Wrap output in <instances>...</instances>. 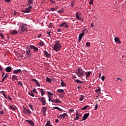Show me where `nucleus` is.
<instances>
[{"mask_svg":"<svg viewBox=\"0 0 126 126\" xmlns=\"http://www.w3.org/2000/svg\"><path fill=\"white\" fill-rule=\"evenodd\" d=\"M50 0V2H52L53 3H55L56 2L55 1V0Z\"/></svg>","mask_w":126,"mask_h":126,"instance_id":"nucleus-61","label":"nucleus"},{"mask_svg":"<svg viewBox=\"0 0 126 126\" xmlns=\"http://www.w3.org/2000/svg\"><path fill=\"white\" fill-rule=\"evenodd\" d=\"M59 27H63L64 28H68V25H67V23L64 22L59 25Z\"/></svg>","mask_w":126,"mask_h":126,"instance_id":"nucleus-9","label":"nucleus"},{"mask_svg":"<svg viewBox=\"0 0 126 126\" xmlns=\"http://www.w3.org/2000/svg\"><path fill=\"white\" fill-rule=\"evenodd\" d=\"M38 89L39 90H40L41 96H44V95H46V92H45V90L41 89L40 88H38Z\"/></svg>","mask_w":126,"mask_h":126,"instance_id":"nucleus-18","label":"nucleus"},{"mask_svg":"<svg viewBox=\"0 0 126 126\" xmlns=\"http://www.w3.org/2000/svg\"><path fill=\"white\" fill-rule=\"evenodd\" d=\"M59 122H60V120H59V119H57V120L55 121V123H59Z\"/></svg>","mask_w":126,"mask_h":126,"instance_id":"nucleus-64","label":"nucleus"},{"mask_svg":"<svg viewBox=\"0 0 126 126\" xmlns=\"http://www.w3.org/2000/svg\"><path fill=\"white\" fill-rule=\"evenodd\" d=\"M46 81L47 82H49V83H51V82H52V80H51V79L49 78L48 77H47Z\"/></svg>","mask_w":126,"mask_h":126,"instance_id":"nucleus-33","label":"nucleus"},{"mask_svg":"<svg viewBox=\"0 0 126 126\" xmlns=\"http://www.w3.org/2000/svg\"><path fill=\"white\" fill-rule=\"evenodd\" d=\"M88 107H89V106L86 105V106H84V107L82 108L81 109V110H86V109H87L88 108Z\"/></svg>","mask_w":126,"mask_h":126,"instance_id":"nucleus-41","label":"nucleus"},{"mask_svg":"<svg viewBox=\"0 0 126 126\" xmlns=\"http://www.w3.org/2000/svg\"><path fill=\"white\" fill-rule=\"evenodd\" d=\"M26 56H27L28 58H31V50L30 48H26Z\"/></svg>","mask_w":126,"mask_h":126,"instance_id":"nucleus-8","label":"nucleus"},{"mask_svg":"<svg viewBox=\"0 0 126 126\" xmlns=\"http://www.w3.org/2000/svg\"><path fill=\"white\" fill-rule=\"evenodd\" d=\"M20 28L22 32H25L27 30V24H22L20 25Z\"/></svg>","mask_w":126,"mask_h":126,"instance_id":"nucleus-3","label":"nucleus"},{"mask_svg":"<svg viewBox=\"0 0 126 126\" xmlns=\"http://www.w3.org/2000/svg\"><path fill=\"white\" fill-rule=\"evenodd\" d=\"M47 94H48V101L49 102H50L52 101V100L51 99V97H52V96H53L54 94H53V93L50 92H47Z\"/></svg>","mask_w":126,"mask_h":126,"instance_id":"nucleus-16","label":"nucleus"},{"mask_svg":"<svg viewBox=\"0 0 126 126\" xmlns=\"http://www.w3.org/2000/svg\"><path fill=\"white\" fill-rule=\"evenodd\" d=\"M90 4H93V0H90L89 1Z\"/></svg>","mask_w":126,"mask_h":126,"instance_id":"nucleus-56","label":"nucleus"},{"mask_svg":"<svg viewBox=\"0 0 126 126\" xmlns=\"http://www.w3.org/2000/svg\"><path fill=\"white\" fill-rule=\"evenodd\" d=\"M95 92H101V88L100 87H98L95 90Z\"/></svg>","mask_w":126,"mask_h":126,"instance_id":"nucleus-32","label":"nucleus"},{"mask_svg":"<svg viewBox=\"0 0 126 126\" xmlns=\"http://www.w3.org/2000/svg\"><path fill=\"white\" fill-rule=\"evenodd\" d=\"M26 122H28L29 125H30V126H35V124H34V122H33V121L30 120H26Z\"/></svg>","mask_w":126,"mask_h":126,"instance_id":"nucleus-10","label":"nucleus"},{"mask_svg":"<svg viewBox=\"0 0 126 126\" xmlns=\"http://www.w3.org/2000/svg\"><path fill=\"white\" fill-rule=\"evenodd\" d=\"M31 9H32V6L30 5L28 8H26V9L23 10L22 11L25 13H28L29 12H31Z\"/></svg>","mask_w":126,"mask_h":126,"instance_id":"nucleus-6","label":"nucleus"},{"mask_svg":"<svg viewBox=\"0 0 126 126\" xmlns=\"http://www.w3.org/2000/svg\"><path fill=\"white\" fill-rule=\"evenodd\" d=\"M29 106L30 109H31V110H32V111H33V110H34V109H33V105L32 104H29Z\"/></svg>","mask_w":126,"mask_h":126,"instance_id":"nucleus-44","label":"nucleus"},{"mask_svg":"<svg viewBox=\"0 0 126 126\" xmlns=\"http://www.w3.org/2000/svg\"><path fill=\"white\" fill-rule=\"evenodd\" d=\"M73 5H74V1H72L70 5L71 7H72V6H73Z\"/></svg>","mask_w":126,"mask_h":126,"instance_id":"nucleus-46","label":"nucleus"},{"mask_svg":"<svg viewBox=\"0 0 126 126\" xmlns=\"http://www.w3.org/2000/svg\"><path fill=\"white\" fill-rule=\"evenodd\" d=\"M57 12H58L59 13H63V9L58 10L57 11Z\"/></svg>","mask_w":126,"mask_h":126,"instance_id":"nucleus-42","label":"nucleus"},{"mask_svg":"<svg viewBox=\"0 0 126 126\" xmlns=\"http://www.w3.org/2000/svg\"><path fill=\"white\" fill-rule=\"evenodd\" d=\"M60 41L56 40L55 41V44L53 47L54 51L55 52H59V51L61 50V48H62V45H61V43H60Z\"/></svg>","mask_w":126,"mask_h":126,"instance_id":"nucleus-1","label":"nucleus"},{"mask_svg":"<svg viewBox=\"0 0 126 126\" xmlns=\"http://www.w3.org/2000/svg\"><path fill=\"white\" fill-rule=\"evenodd\" d=\"M53 109H56V110H58V111H60V112H63V109L59 107H54Z\"/></svg>","mask_w":126,"mask_h":126,"instance_id":"nucleus-25","label":"nucleus"},{"mask_svg":"<svg viewBox=\"0 0 126 126\" xmlns=\"http://www.w3.org/2000/svg\"><path fill=\"white\" fill-rule=\"evenodd\" d=\"M4 91H2L0 92V93H2V95L4 97V98H5V99H7V97H6V96L5 95V94H4Z\"/></svg>","mask_w":126,"mask_h":126,"instance_id":"nucleus-37","label":"nucleus"},{"mask_svg":"<svg viewBox=\"0 0 126 126\" xmlns=\"http://www.w3.org/2000/svg\"><path fill=\"white\" fill-rule=\"evenodd\" d=\"M114 40L115 42H116V43H119V44H122V41H120V39H119L118 37H115L114 38Z\"/></svg>","mask_w":126,"mask_h":126,"instance_id":"nucleus-26","label":"nucleus"},{"mask_svg":"<svg viewBox=\"0 0 126 126\" xmlns=\"http://www.w3.org/2000/svg\"><path fill=\"white\" fill-rule=\"evenodd\" d=\"M66 117H67V114L64 113L61 114L58 116V118H61V119H65Z\"/></svg>","mask_w":126,"mask_h":126,"instance_id":"nucleus-12","label":"nucleus"},{"mask_svg":"<svg viewBox=\"0 0 126 126\" xmlns=\"http://www.w3.org/2000/svg\"><path fill=\"white\" fill-rule=\"evenodd\" d=\"M101 80H102V81H104V80H105V76H102L101 77Z\"/></svg>","mask_w":126,"mask_h":126,"instance_id":"nucleus-58","label":"nucleus"},{"mask_svg":"<svg viewBox=\"0 0 126 126\" xmlns=\"http://www.w3.org/2000/svg\"><path fill=\"white\" fill-rule=\"evenodd\" d=\"M51 33H52V32L51 31H49V32H47V34L48 35H49V37H51Z\"/></svg>","mask_w":126,"mask_h":126,"instance_id":"nucleus-47","label":"nucleus"},{"mask_svg":"<svg viewBox=\"0 0 126 126\" xmlns=\"http://www.w3.org/2000/svg\"><path fill=\"white\" fill-rule=\"evenodd\" d=\"M3 77H4V78H7V73H6L5 76Z\"/></svg>","mask_w":126,"mask_h":126,"instance_id":"nucleus-63","label":"nucleus"},{"mask_svg":"<svg viewBox=\"0 0 126 126\" xmlns=\"http://www.w3.org/2000/svg\"><path fill=\"white\" fill-rule=\"evenodd\" d=\"M30 49L33 50L34 52H38V51H39V49L35 47L34 45H30Z\"/></svg>","mask_w":126,"mask_h":126,"instance_id":"nucleus-13","label":"nucleus"},{"mask_svg":"<svg viewBox=\"0 0 126 126\" xmlns=\"http://www.w3.org/2000/svg\"><path fill=\"white\" fill-rule=\"evenodd\" d=\"M32 92L33 93H36V94H38V92L36 91V89H34L32 91Z\"/></svg>","mask_w":126,"mask_h":126,"instance_id":"nucleus-43","label":"nucleus"},{"mask_svg":"<svg viewBox=\"0 0 126 126\" xmlns=\"http://www.w3.org/2000/svg\"><path fill=\"white\" fill-rule=\"evenodd\" d=\"M117 80H120V82H123V80L121 78H117Z\"/></svg>","mask_w":126,"mask_h":126,"instance_id":"nucleus-54","label":"nucleus"},{"mask_svg":"<svg viewBox=\"0 0 126 126\" xmlns=\"http://www.w3.org/2000/svg\"><path fill=\"white\" fill-rule=\"evenodd\" d=\"M7 99H9L10 101H12V98L10 97L9 95L8 96Z\"/></svg>","mask_w":126,"mask_h":126,"instance_id":"nucleus-53","label":"nucleus"},{"mask_svg":"<svg viewBox=\"0 0 126 126\" xmlns=\"http://www.w3.org/2000/svg\"><path fill=\"white\" fill-rule=\"evenodd\" d=\"M38 99L41 102L42 106H45L46 104H47V102L46 101V98H45V97H39L38 98Z\"/></svg>","mask_w":126,"mask_h":126,"instance_id":"nucleus-4","label":"nucleus"},{"mask_svg":"<svg viewBox=\"0 0 126 126\" xmlns=\"http://www.w3.org/2000/svg\"><path fill=\"white\" fill-rule=\"evenodd\" d=\"M10 34L11 35H15L16 34H17V31L16 30H14L10 32Z\"/></svg>","mask_w":126,"mask_h":126,"instance_id":"nucleus-28","label":"nucleus"},{"mask_svg":"<svg viewBox=\"0 0 126 126\" xmlns=\"http://www.w3.org/2000/svg\"><path fill=\"white\" fill-rule=\"evenodd\" d=\"M32 81H33L34 82H35V83H36L38 81H37L36 79H32Z\"/></svg>","mask_w":126,"mask_h":126,"instance_id":"nucleus-50","label":"nucleus"},{"mask_svg":"<svg viewBox=\"0 0 126 126\" xmlns=\"http://www.w3.org/2000/svg\"><path fill=\"white\" fill-rule=\"evenodd\" d=\"M35 84H36V86H38L39 87H40V84H39V83L38 82V81L37 82H36V83H35Z\"/></svg>","mask_w":126,"mask_h":126,"instance_id":"nucleus-57","label":"nucleus"},{"mask_svg":"<svg viewBox=\"0 0 126 126\" xmlns=\"http://www.w3.org/2000/svg\"><path fill=\"white\" fill-rule=\"evenodd\" d=\"M33 1H34V0H29L28 4H32V3H33Z\"/></svg>","mask_w":126,"mask_h":126,"instance_id":"nucleus-39","label":"nucleus"},{"mask_svg":"<svg viewBox=\"0 0 126 126\" xmlns=\"http://www.w3.org/2000/svg\"><path fill=\"white\" fill-rule=\"evenodd\" d=\"M91 73H92L91 71L85 72V75H86V78H87V77H89Z\"/></svg>","mask_w":126,"mask_h":126,"instance_id":"nucleus-20","label":"nucleus"},{"mask_svg":"<svg viewBox=\"0 0 126 126\" xmlns=\"http://www.w3.org/2000/svg\"><path fill=\"white\" fill-rule=\"evenodd\" d=\"M86 45L87 47H90V42H88L86 43Z\"/></svg>","mask_w":126,"mask_h":126,"instance_id":"nucleus-45","label":"nucleus"},{"mask_svg":"<svg viewBox=\"0 0 126 126\" xmlns=\"http://www.w3.org/2000/svg\"><path fill=\"white\" fill-rule=\"evenodd\" d=\"M97 109H98V104H95L94 110H97Z\"/></svg>","mask_w":126,"mask_h":126,"instance_id":"nucleus-55","label":"nucleus"},{"mask_svg":"<svg viewBox=\"0 0 126 126\" xmlns=\"http://www.w3.org/2000/svg\"><path fill=\"white\" fill-rule=\"evenodd\" d=\"M79 119V117L78 116H76V118L74 119V120L77 121V120Z\"/></svg>","mask_w":126,"mask_h":126,"instance_id":"nucleus-48","label":"nucleus"},{"mask_svg":"<svg viewBox=\"0 0 126 126\" xmlns=\"http://www.w3.org/2000/svg\"><path fill=\"white\" fill-rule=\"evenodd\" d=\"M29 95L32 96V97H34V94L32 92L31 93H28Z\"/></svg>","mask_w":126,"mask_h":126,"instance_id":"nucleus-40","label":"nucleus"},{"mask_svg":"<svg viewBox=\"0 0 126 126\" xmlns=\"http://www.w3.org/2000/svg\"><path fill=\"white\" fill-rule=\"evenodd\" d=\"M45 126H53V125L51 124V121H48L45 124Z\"/></svg>","mask_w":126,"mask_h":126,"instance_id":"nucleus-29","label":"nucleus"},{"mask_svg":"<svg viewBox=\"0 0 126 126\" xmlns=\"http://www.w3.org/2000/svg\"><path fill=\"white\" fill-rule=\"evenodd\" d=\"M81 97L79 99V101H83V99H84V96L83 95H81Z\"/></svg>","mask_w":126,"mask_h":126,"instance_id":"nucleus-34","label":"nucleus"},{"mask_svg":"<svg viewBox=\"0 0 126 126\" xmlns=\"http://www.w3.org/2000/svg\"><path fill=\"white\" fill-rule=\"evenodd\" d=\"M41 111L43 113V115H45V113L47 112V107L43 106L41 108Z\"/></svg>","mask_w":126,"mask_h":126,"instance_id":"nucleus-19","label":"nucleus"},{"mask_svg":"<svg viewBox=\"0 0 126 126\" xmlns=\"http://www.w3.org/2000/svg\"><path fill=\"white\" fill-rule=\"evenodd\" d=\"M12 80H18V77L15 75H13L12 77Z\"/></svg>","mask_w":126,"mask_h":126,"instance_id":"nucleus-27","label":"nucleus"},{"mask_svg":"<svg viewBox=\"0 0 126 126\" xmlns=\"http://www.w3.org/2000/svg\"><path fill=\"white\" fill-rule=\"evenodd\" d=\"M51 102H52V103H56L57 104H61V103L62 102V101H61L59 98L56 99V100H51Z\"/></svg>","mask_w":126,"mask_h":126,"instance_id":"nucleus-14","label":"nucleus"},{"mask_svg":"<svg viewBox=\"0 0 126 126\" xmlns=\"http://www.w3.org/2000/svg\"><path fill=\"white\" fill-rule=\"evenodd\" d=\"M50 10H51L52 11H55V10H57V9L55 8H50Z\"/></svg>","mask_w":126,"mask_h":126,"instance_id":"nucleus-52","label":"nucleus"},{"mask_svg":"<svg viewBox=\"0 0 126 126\" xmlns=\"http://www.w3.org/2000/svg\"><path fill=\"white\" fill-rule=\"evenodd\" d=\"M75 115L76 116H77L78 117H81V116H82V113H80L77 111L75 113Z\"/></svg>","mask_w":126,"mask_h":126,"instance_id":"nucleus-31","label":"nucleus"},{"mask_svg":"<svg viewBox=\"0 0 126 126\" xmlns=\"http://www.w3.org/2000/svg\"><path fill=\"white\" fill-rule=\"evenodd\" d=\"M61 85L62 86V87H64V86H66V84L64 83V82H63V80H61Z\"/></svg>","mask_w":126,"mask_h":126,"instance_id":"nucleus-30","label":"nucleus"},{"mask_svg":"<svg viewBox=\"0 0 126 126\" xmlns=\"http://www.w3.org/2000/svg\"><path fill=\"white\" fill-rule=\"evenodd\" d=\"M82 32L84 33V32H86L87 33L88 31H87V28H84L83 30L82 31Z\"/></svg>","mask_w":126,"mask_h":126,"instance_id":"nucleus-38","label":"nucleus"},{"mask_svg":"<svg viewBox=\"0 0 126 126\" xmlns=\"http://www.w3.org/2000/svg\"><path fill=\"white\" fill-rule=\"evenodd\" d=\"M102 76V74L101 73H98V78H101V76Z\"/></svg>","mask_w":126,"mask_h":126,"instance_id":"nucleus-59","label":"nucleus"},{"mask_svg":"<svg viewBox=\"0 0 126 126\" xmlns=\"http://www.w3.org/2000/svg\"><path fill=\"white\" fill-rule=\"evenodd\" d=\"M81 15V13L80 12H78V13H76V18L78 20H80V21H83L84 20V19L79 17V15Z\"/></svg>","mask_w":126,"mask_h":126,"instance_id":"nucleus-7","label":"nucleus"},{"mask_svg":"<svg viewBox=\"0 0 126 126\" xmlns=\"http://www.w3.org/2000/svg\"><path fill=\"white\" fill-rule=\"evenodd\" d=\"M21 72H22V70L20 69H18L17 70H14L13 72V73L14 74H17V73H20Z\"/></svg>","mask_w":126,"mask_h":126,"instance_id":"nucleus-17","label":"nucleus"},{"mask_svg":"<svg viewBox=\"0 0 126 126\" xmlns=\"http://www.w3.org/2000/svg\"><path fill=\"white\" fill-rule=\"evenodd\" d=\"M39 46L40 47H43V46H45V43H44V42H43V41H41L39 43Z\"/></svg>","mask_w":126,"mask_h":126,"instance_id":"nucleus-35","label":"nucleus"},{"mask_svg":"<svg viewBox=\"0 0 126 126\" xmlns=\"http://www.w3.org/2000/svg\"><path fill=\"white\" fill-rule=\"evenodd\" d=\"M9 109L10 110H13V111H15V110H16V106H12V105H9Z\"/></svg>","mask_w":126,"mask_h":126,"instance_id":"nucleus-24","label":"nucleus"},{"mask_svg":"<svg viewBox=\"0 0 126 126\" xmlns=\"http://www.w3.org/2000/svg\"><path fill=\"white\" fill-rule=\"evenodd\" d=\"M83 36H84V33L83 32L80 33V34L79 35V40L80 41H81V40H82V38H83Z\"/></svg>","mask_w":126,"mask_h":126,"instance_id":"nucleus-21","label":"nucleus"},{"mask_svg":"<svg viewBox=\"0 0 126 126\" xmlns=\"http://www.w3.org/2000/svg\"><path fill=\"white\" fill-rule=\"evenodd\" d=\"M74 82H77V83H80V84H81V83H82V82L79 79H77L74 81Z\"/></svg>","mask_w":126,"mask_h":126,"instance_id":"nucleus-36","label":"nucleus"},{"mask_svg":"<svg viewBox=\"0 0 126 126\" xmlns=\"http://www.w3.org/2000/svg\"><path fill=\"white\" fill-rule=\"evenodd\" d=\"M89 113H85L84 115V116L83 117V118L82 119V121H85V120H86V119H87V118H88V117H89Z\"/></svg>","mask_w":126,"mask_h":126,"instance_id":"nucleus-11","label":"nucleus"},{"mask_svg":"<svg viewBox=\"0 0 126 126\" xmlns=\"http://www.w3.org/2000/svg\"><path fill=\"white\" fill-rule=\"evenodd\" d=\"M11 70H12V68L11 66H8V67H6V68H5V71L7 72H11Z\"/></svg>","mask_w":126,"mask_h":126,"instance_id":"nucleus-22","label":"nucleus"},{"mask_svg":"<svg viewBox=\"0 0 126 126\" xmlns=\"http://www.w3.org/2000/svg\"><path fill=\"white\" fill-rule=\"evenodd\" d=\"M22 111L24 114H26V115H31V114H32V112L28 108H24Z\"/></svg>","mask_w":126,"mask_h":126,"instance_id":"nucleus-5","label":"nucleus"},{"mask_svg":"<svg viewBox=\"0 0 126 126\" xmlns=\"http://www.w3.org/2000/svg\"><path fill=\"white\" fill-rule=\"evenodd\" d=\"M4 114V112L3 111V110L0 111V115H3Z\"/></svg>","mask_w":126,"mask_h":126,"instance_id":"nucleus-51","label":"nucleus"},{"mask_svg":"<svg viewBox=\"0 0 126 126\" xmlns=\"http://www.w3.org/2000/svg\"><path fill=\"white\" fill-rule=\"evenodd\" d=\"M69 112H71L72 113L73 112H74V110L73 109H70L69 110Z\"/></svg>","mask_w":126,"mask_h":126,"instance_id":"nucleus-60","label":"nucleus"},{"mask_svg":"<svg viewBox=\"0 0 126 126\" xmlns=\"http://www.w3.org/2000/svg\"><path fill=\"white\" fill-rule=\"evenodd\" d=\"M0 37H1L2 39H3V34H2V33H0Z\"/></svg>","mask_w":126,"mask_h":126,"instance_id":"nucleus-49","label":"nucleus"},{"mask_svg":"<svg viewBox=\"0 0 126 126\" xmlns=\"http://www.w3.org/2000/svg\"><path fill=\"white\" fill-rule=\"evenodd\" d=\"M72 78H73V79H76L77 78L76 77V76L73 75V77H72Z\"/></svg>","mask_w":126,"mask_h":126,"instance_id":"nucleus-62","label":"nucleus"},{"mask_svg":"<svg viewBox=\"0 0 126 126\" xmlns=\"http://www.w3.org/2000/svg\"><path fill=\"white\" fill-rule=\"evenodd\" d=\"M57 92H59V93H61V94H63V95L65 94V93H64V91L63 89H58Z\"/></svg>","mask_w":126,"mask_h":126,"instance_id":"nucleus-23","label":"nucleus"},{"mask_svg":"<svg viewBox=\"0 0 126 126\" xmlns=\"http://www.w3.org/2000/svg\"><path fill=\"white\" fill-rule=\"evenodd\" d=\"M43 53H44V55H45L46 58H48L49 59H50V58H51V54H50L49 53H48V52L47 51L44 50L43 51Z\"/></svg>","mask_w":126,"mask_h":126,"instance_id":"nucleus-15","label":"nucleus"},{"mask_svg":"<svg viewBox=\"0 0 126 126\" xmlns=\"http://www.w3.org/2000/svg\"><path fill=\"white\" fill-rule=\"evenodd\" d=\"M77 70L78 77H81V76H84V75H85V71H84L82 69L78 68Z\"/></svg>","mask_w":126,"mask_h":126,"instance_id":"nucleus-2","label":"nucleus"}]
</instances>
